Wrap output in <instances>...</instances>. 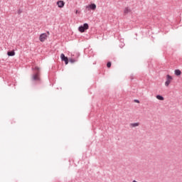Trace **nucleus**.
Masks as SVG:
<instances>
[{"mask_svg":"<svg viewBox=\"0 0 182 182\" xmlns=\"http://www.w3.org/2000/svg\"><path fill=\"white\" fill-rule=\"evenodd\" d=\"M32 69L33 70H36V72L32 75L31 81L36 82V83H41V77H39V75H41V71H39L40 70L39 67L36 66Z\"/></svg>","mask_w":182,"mask_h":182,"instance_id":"obj_1","label":"nucleus"},{"mask_svg":"<svg viewBox=\"0 0 182 182\" xmlns=\"http://www.w3.org/2000/svg\"><path fill=\"white\" fill-rule=\"evenodd\" d=\"M89 29V24L87 23H84L82 26H80L78 27V31L81 33H83L85 31H87Z\"/></svg>","mask_w":182,"mask_h":182,"instance_id":"obj_2","label":"nucleus"},{"mask_svg":"<svg viewBox=\"0 0 182 182\" xmlns=\"http://www.w3.org/2000/svg\"><path fill=\"white\" fill-rule=\"evenodd\" d=\"M171 80H173V77L170 75H167L166 81L165 82V86H168L170 83H171Z\"/></svg>","mask_w":182,"mask_h":182,"instance_id":"obj_3","label":"nucleus"},{"mask_svg":"<svg viewBox=\"0 0 182 182\" xmlns=\"http://www.w3.org/2000/svg\"><path fill=\"white\" fill-rule=\"evenodd\" d=\"M60 59L62 62H65V65H68L69 63V58H68V57L65 56L63 53L60 55Z\"/></svg>","mask_w":182,"mask_h":182,"instance_id":"obj_4","label":"nucleus"},{"mask_svg":"<svg viewBox=\"0 0 182 182\" xmlns=\"http://www.w3.org/2000/svg\"><path fill=\"white\" fill-rule=\"evenodd\" d=\"M86 9L88 11H95L96 10V4L95 3L90 4L88 6H86Z\"/></svg>","mask_w":182,"mask_h":182,"instance_id":"obj_5","label":"nucleus"},{"mask_svg":"<svg viewBox=\"0 0 182 182\" xmlns=\"http://www.w3.org/2000/svg\"><path fill=\"white\" fill-rule=\"evenodd\" d=\"M46 38H48V34H46V33H41L39 36L40 42H45Z\"/></svg>","mask_w":182,"mask_h":182,"instance_id":"obj_6","label":"nucleus"},{"mask_svg":"<svg viewBox=\"0 0 182 182\" xmlns=\"http://www.w3.org/2000/svg\"><path fill=\"white\" fill-rule=\"evenodd\" d=\"M57 5L58 6V8H63V6H65V1L60 0L57 1Z\"/></svg>","mask_w":182,"mask_h":182,"instance_id":"obj_7","label":"nucleus"},{"mask_svg":"<svg viewBox=\"0 0 182 182\" xmlns=\"http://www.w3.org/2000/svg\"><path fill=\"white\" fill-rule=\"evenodd\" d=\"M7 55L8 56H15V50H9L7 52Z\"/></svg>","mask_w":182,"mask_h":182,"instance_id":"obj_8","label":"nucleus"},{"mask_svg":"<svg viewBox=\"0 0 182 182\" xmlns=\"http://www.w3.org/2000/svg\"><path fill=\"white\" fill-rule=\"evenodd\" d=\"M174 73H175L176 76H181V70H180L179 69H176V70H175Z\"/></svg>","mask_w":182,"mask_h":182,"instance_id":"obj_9","label":"nucleus"},{"mask_svg":"<svg viewBox=\"0 0 182 182\" xmlns=\"http://www.w3.org/2000/svg\"><path fill=\"white\" fill-rule=\"evenodd\" d=\"M129 12H132V10L129 9V7H126L124 10V13L125 15H127Z\"/></svg>","mask_w":182,"mask_h":182,"instance_id":"obj_10","label":"nucleus"},{"mask_svg":"<svg viewBox=\"0 0 182 182\" xmlns=\"http://www.w3.org/2000/svg\"><path fill=\"white\" fill-rule=\"evenodd\" d=\"M139 122H135V123H131L130 124V127H137V126H139Z\"/></svg>","mask_w":182,"mask_h":182,"instance_id":"obj_11","label":"nucleus"},{"mask_svg":"<svg viewBox=\"0 0 182 182\" xmlns=\"http://www.w3.org/2000/svg\"><path fill=\"white\" fill-rule=\"evenodd\" d=\"M156 99H158V100H164V97H163V95H157Z\"/></svg>","mask_w":182,"mask_h":182,"instance_id":"obj_12","label":"nucleus"},{"mask_svg":"<svg viewBox=\"0 0 182 182\" xmlns=\"http://www.w3.org/2000/svg\"><path fill=\"white\" fill-rule=\"evenodd\" d=\"M107 68H112V62L108 61L107 63Z\"/></svg>","mask_w":182,"mask_h":182,"instance_id":"obj_13","label":"nucleus"},{"mask_svg":"<svg viewBox=\"0 0 182 182\" xmlns=\"http://www.w3.org/2000/svg\"><path fill=\"white\" fill-rule=\"evenodd\" d=\"M22 12H23V11L22 9H19L18 10V11H17V14H18V15H21V14H22Z\"/></svg>","mask_w":182,"mask_h":182,"instance_id":"obj_14","label":"nucleus"},{"mask_svg":"<svg viewBox=\"0 0 182 182\" xmlns=\"http://www.w3.org/2000/svg\"><path fill=\"white\" fill-rule=\"evenodd\" d=\"M70 63H75V62H76V60H75V59H70Z\"/></svg>","mask_w":182,"mask_h":182,"instance_id":"obj_15","label":"nucleus"},{"mask_svg":"<svg viewBox=\"0 0 182 182\" xmlns=\"http://www.w3.org/2000/svg\"><path fill=\"white\" fill-rule=\"evenodd\" d=\"M134 102L135 103H140V101L139 100H134Z\"/></svg>","mask_w":182,"mask_h":182,"instance_id":"obj_16","label":"nucleus"},{"mask_svg":"<svg viewBox=\"0 0 182 182\" xmlns=\"http://www.w3.org/2000/svg\"><path fill=\"white\" fill-rule=\"evenodd\" d=\"M76 14H77V10L76 11Z\"/></svg>","mask_w":182,"mask_h":182,"instance_id":"obj_17","label":"nucleus"},{"mask_svg":"<svg viewBox=\"0 0 182 182\" xmlns=\"http://www.w3.org/2000/svg\"><path fill=\"white\" fill-rule=\"evenodd\" d=\"M120 48H122V46H120Z\"/></svg>","mask_w":182,"mask_h":182,"instance_id":"obj_18","label":"nucleus"},{"mask_svg":"<svg viewBox=\"0 0 182 182\" xmlns=\"http://www.w3.org/2000/svg\"><path fill=\"white\" fill-rule=\"evenodd\" d=\"M120 48H122V46H120Z\"/></svg>","mask_w":182,"mask_h":182,"instance_id":"obj_19","label":"nucleus"}]
</instances>
